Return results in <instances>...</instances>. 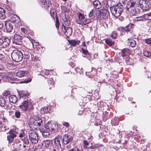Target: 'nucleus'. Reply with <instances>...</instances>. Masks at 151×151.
Masks as SVG:
<instances>
[{"mask_svg":"<svg viewBox=\"0 0 151 151\" xmlns=\"http://www.w3.org/2000/svg\"><path fill=\"white\" fill-rule=\"evenodd\" d=\"M78 18L76 20V22L78 24H83V21L85 19V17L81 13H78L77 14Z\"/></svg>","mask_w":151,"mask_h":151,"instance_id":"12","label":"nucleus"},{"mask_svg":"<svg viewBox=\"0 0 151 151\" xmlns=\"http://www.w3.org/2000/svg\"><path fill=\"white\" fill-rule=\"evenodd\" d=\"M57 125L55 122H52V126L51 127V132L57 129Z\"/></svg>","mask_w":151,"mask_h":151,"instance_id":"35","label":"nucleus"},{"mask_svg":"<svg viewBox=\"0 0 151 151\" xmlns=\"http://www.w3.org/2000/svg\"><path fill=\"white\" fill-rule=\"evenodd\" d=\"M124 28L123 27H119L116 29V30L120 32L121 35H122L123 34L124 31Z\"/></svg>","mask_w":151,"mask_h":151,"instance_id":"39","label":"nucleus"},{"mask_svg":"<svg viewBox=\"0 0 151 151\" xmlns=\"http://www.w3.org/2000/svg\"><path fill=\"white\" fill-rule=\"evenodd\" d=\"M68 42L69 43L73 46H75L77 44H78L80 43L79 41H76L75 40H69Z\"/></svg>","mask_w":151,"mask_h":151,"instance_id":"26","label":"nucleus"},{"mask_svg":"<svg viewBox=\"0 0 151 151\" xmlns=\"http://www.w3.org/2000/svg\"><path fill=\"white\" fill-rule=\"evenodd\" d=\"M42 145L45 148H48L51 150L52 147V143L49 140H46L43 142Z\"/></svg>","mask_w":151,"mask_h":151,"instance_id":"16","label":"nucleus"},{"mask_svg":"<svg viewBox=\"0 0 151 151\" xmlns=\"http://www.w3.org/2000/svg\"><path fill=\"white\" fill-rule=\"evenodd\" d=\"M29 137L31 142L33 144L37 143L38 142V137L36 132L30 131L29 132Z\"/></svg>","mask_w":151,"mask_h":151,"instance_id":"7","label":"nucleus"},{"mask_svg":"<svg viewBox=\"0 0 151 151\" xmlns=\"http://www.w3.org/2000/svg\"><path fill=\"white\" fill-rule=\"evenodd\" d=\"M112 14L117 17L119 16L123 11V6L120 3L117 5L110 7Z\"/></svg>","mask_w":151,"mask_h":151,"instance_id":"2","label":"nucleus"},{"mask_svg":"<svg viewBox=\"0 0 151 151\" xmlns=\"http://www.w3.org/2000/svg\"><path fill=\"white\" fill-rule=\"evenodd\" d=\"M32 60L35 61H40V58L38 56H35L34 58H32Z\"/></svg>","mask_w":151,"mask_h":151,"instance_id":"47","label":"nucleus"},{"mask_svg":"<svg viewBox=\"0 0 151 151\" xmlns=\"http://www.w3.org/2000/svg\"><path fill=\"white\" fill-rule=\"evenodd\" d=\"M32 81V79L30 78H27L23 80L22 81H20L19 83H28Z\"/></svg>","mask_w":151,"mask_h":151,"instance_id":"34","label":"nucleus"},{"mask_svg":"<svg viewBox=\"0 0 151 151\" xmlns=\"http://www.w3.org/2000/svg\"><path fill=\"white\" fill-rule=\"evenodd\" d=\"M89 18L85 19L83 21V24L86 25L90 23L91 21Z\"/></svg>","mask_w":151,"mask_h":151,"instance_id":"40","label":"nucleus"},{"mask_svg":"<svg viewBox=\"0 0 151 151\" xmlns=\"http://www.w3.org/2000/svg\"><path fill=\"white\" fill-rule=\"evenodd\" d=\"M19 107L22 110L26 111L31 109L32 105L29 100L27 99L23 102L19 106Z\"/></svg>","mask_w":151,"mask_h":151,"instance_id":"6","label":"nucleus"},{"mask_svg":"<svg viewBox=\"0 0 151 151\" xmlns=\"http://www.w3.org/2000/svg\"><path fill=\"white\" fill-rule=\"evenodd\" d=\"M139 0H129L127 6V9L130 15L133 16L139 13V10L135 7L138 5Z\"/></svg>","mask_w":151,"mask_h":151,"instance_id":"1","label":"nucleus"},{"mask_svg":"<svg viewBox=\"0 0 151 151\" xmlns=\"http://www.w3.org/2000/svg\"><path fill=\"white\" fill-rule=\"evenodd\" d=\"M42 114H45L47 113L48 112V109L47 107H45L42 108L40 110Z\"/></svg>","mask_w":151,"mask_h":151,"instance_id":"37","label":"nucleus"},{"mask_svg":"<svg viewBox=\"0 0 151 151\" xmlns=\"http://www.w3.org/2000/svg\"><path fill=\"white\" fill-rule=\"evenodd\" d=\"M40 131L44 137H47L50 134L49 131L48 129L46 128L45 126L44 127L40 129Z\"/></svg>","mask_w":151,"mask_h":151,"instance_id":"14","label":"nucleus"},{"mask_svg":"<svg viewBox=\"0 0 151 151\" xmlns=\"http://www.w3.org/2000/svg\"><path fill=\"white\" fill-rule=\"evenodd\" d=\"M10 105V104L9 103L7 104L6 103L5 104V105L3 107H4V109H9L10 108V107L9 105Z\"/></svg>","mask_w":151,"mask_h":151,"instance_id":"48","label":"nucleus"},{"mask_svg":"<svg viewBox=\"0 0 151 151\" xmlns=\"http://www.w3.org/2000/svg\"><path fill=\"white\" fill-rule=\"evenodd\" d=\"M42 122V119L38 116L30 118L29 120V124L32 125L35 129H36L40 126Z\"/></svg>","mask_w":151,"mask_h":151,"instance_id":"4","label":"nucleus"},{"mask_svg":"<svg viewBox=\"0 0 151 151\" xmlns=\"http://www.w3.org/2000/svg\"><path fill=\"white\" fill-rule=\"evenodd\" d=\"M6 102L5 100L3 98L0 99V105L3 107L5 105Z\"/></svg>","mask_w":151,"mask_h":151,"instance_id":"42","label":"nucleus"},{"mask_svg":"<svg viewBox=\"0 0 151 151\" xmlns=\"http://www.w3.org/2000/svg\"><path fill=\"white\" fill-rule=\"evenodd\" d=\"M143 54L145 56L149 57L151 55V53L149 51L145 50L143 52Z\"/></svg>","mask_w":151,"mask_h":151,"instance_id":"38","label":"nucleus"},{"mask_svg":"<svg viewBox=\"0 0 151 151\" xmlns=\"http://www.w3.org/2000/svg\"><path fill=\"white\" fill-rule=\"evenodd\" d=\"M147 19L151 20V12H150L148 14H147Z\"/></svg>","mask_w":151,"mask_h":151,"instance_id":"57","label":"nucleus"},{"mask_svg":"<svg viewBox=\"0 0 151 151\" xmlns=\"http://www.w3.org/2000/svg\"><path fill=\"white\" fill-rule=\"evenodd\" d=\"M48 84L51 85L52 86H54V82L52 79H50V80H48Z\"/></svg>","mask_w":151,"mask_h":151,"instance_id":"50","label":"nucleus"},{"mask_svg":"<svg viewBox=\"0 0 151 151\" xmlns=\"http://www.w3.org/2000/svg\"><path fill=\"white\" fill-rule=\"evenodd\" d=\"M20 42H18L17 41L14 40L13 42V43L14 44H15V45H21V44L20 43Z\"/></svg>","mask_w":151,"mask_h":151,"instance_id":"60","label":"nucleus"},{"mask_svg":"<svg viewBox=\"0 0 151 151\" xmlns=\"http://www.w3.org/2000/svg\"><path fill=\"white\" fill-rule=\"evenodd\" d=\"M44 73L45 75L46 76H48L50 74L49 70H45Z\"/></svg>","mask_w":151,"mask_h":151,"instance_id":"63","label":"nucleus"},{"mask_svg":"<svg viewBox=\"0 0 151 151\" xmlns=\"http://www.w3.org/2000/svg\"><path fill=\"white\" fill-rule=\"evenodd\" d=\"M103 9L108 10L109 6L108 5L107 1L106 0H104L103 1Z\"/></svg>","mask_w":151,"mask_h":151,"instance_id":"30","label":"nucleus"},{"mask_svg":"<svg viewBox=\"0 0 151 151\" xmlns=\"http://www.w3.org/2000/svg\"><path fill=\"white\" fill-rule=\"evenodd\" d=\"M145 42L147 44H151V38H148L146 39Z\"/></svg>","mask_w":151,"mask_h":151,"instance_id":"54","label":"nucleus"},{"mask_svg":"<svg viewBox=\"0 0 151 151\" xmlns=\"http://www.w3.org/2000/svg\"><path fill=\"white\" fill-rule=\"evenodd\" d=\"M10 42V40L8 38H0V48H4L8 46Z\"/></svg>","mask_w":151,"mask_h":151,"instance_id":"8","label":"nucleus"},{"mask_svg":"<svg viewBox=\"0 0 151 151\" xmlns=\"http://www.w3.org/2000/svg\"><path fill=\"white\" fill-rule=\"evenodd\" d=\"M147 14H144L142 16L136 17L135 19L137 21H141L145 19H147Z\"/></svg>","mask_w":151,"mask_h":151,"instance_id":"21","label":"nucleus"},{"mask_svg":"<svg viewBox=\"0 0 151 151\" xmlns=\"http://www.w3.org/2000/svg\"><path fill=\"white\" fill-rule=\"evenodd\" d=\"M37 149L35 147H33L28 149L27 151H34Z\"/></svg>","mask_w":151,"mask_h":151,"instance_id":"53","label":"nucleus"},{"mask_svg":"<svg viewBox=\"0 0 151 151\" xmlns=\"http://www.w3.org/2000/svg\"><path fill=\"white\" fill-rule=\"evenodd\" d=\"M23 142L25 144H28L29 143V141L28 139L26 137L24 138L23 140Z\"/></svg>","mask_w":151,"mask_h":151,"instance_id":"46","label":"nucleus"},{"mask_svg":"<svg viewBox=\"0 0 151 151\" xmlns=\"http://www.w3.org/2000/svg\"><path fill=\"white\" fill-rule=\"evenodd\" d=\"M15 117L17 118H19L21 116V113L19 111H17L15 113Z\"/></svg>","mask_w":151,"mask_h":151,"instance_id":"45","label":"nucleus"},{"mask_svg":"<svg viewBox=\"0 0 151 151\" xmlns=\"http://www.w3.org/2000/svg\"><path fill=\"white\" fill-rule=\"evenodd\" d=\"M109 15V13L108 10L101 9L100 11V15L101 17L104 19L107 18Z\"/></svg>","mask_w":151,"mask_h":151,"instance_id":"15","label":"nucleus"},{"mask_svg":"<svg viewBox=\"0 0 151 151\" xmlns=\"http://www.w3.org/2000/svg\"><path fill=\"white\" fill-rule=\"evenodd\" d=\"M129 50L128 49L124 48L122 51V56L124 57L128 55L129 53Z\"/></svg>","mask_w":151,"mask_h":151,"instance_id":"24","label":"nucleus"},{"mask_svg":"<svg viewBox=\"0 0 151 151\" xmlns=\"http://www.w3.org/2000/svg\"><path fill=\"white\" fill-rule=\"evenodd\" d=\"M76 71L77 72H81V71H80V70H83V68L82 67H77L76 68Z\"/></svg>","mask_w":151,"mask_h":151,"instance_id":"52","label":"nucleus"},{"mask_svg":"<svg viewBox=\"0 0 151 151\" xmlns=\"http://www.w3.org/2000/svg\"><path fill=\"white\" fill-rule=\"evenodd\" d=\"M18 132L17 131L16 129H11L9 132V133L10 134H15V133H17Z\"/></svg>","mask_w":151,"mask_h":151,"instance_id":"43","label":"nucleus"},{"mask_svg":"<svg viewBox=\"0 0 151 151\" xmlns=\"http://www.w3.org/2000/svg\"><path fill=\"white\" fill-rule=\"evenodd\" d=\"M138 2H139V4H138V5L136 6L135 8H138L139 9L140 7L143 10H148L151 7V5H149V2L146 0H139L138 1Z\"/></svg>","mask_w":151,"mask_h":151,"instance_id":"5","label":"nucleus"},{"mask_svg":"<svg viewBox=\"0 0 151 151\" xmlns=\"http://www.w3.org/2000/svg\"><path fill=\"white\" fill-rule=\"evenodd\" d=\"M92 2L93 3L94 7L96 9H99L101 8L102 6L101 3L99 1L95 0Z\"/></svg>","mask_w":151,"mask_h":151,"instance_id":"18","label":"nucleus"},{"mask_svg":"<svg viewBox=\"0 0 151 151\" xmlns=\"http://www.w3.org/2000/svg\"><path fill=\"white\" fill-rule=\"evenodd\" d=\"M4 11L3 9L0 8V18L1 19H4L6 17Z\"/></svg>","mask_w":151,"mask_h":151,"instance_id":"27","label":"nucleus"},{"mask_svg":"<svg viewBox=\"0 0 151 151\" xmlns=\"http://www.w3.org/2000/svg\"><path fill=\"white\" fill-rule=\"evenodd\" d=\"M19 94L21 99H26L29 96L28 93L26 91H22Z\"/></svg>","mask_w":151,"mask_h":151,"instance_id":"17","label":"nucleus"},{"mask_svg":"<svg viewBox=\"0 0 151 151\" xmlns=\"http://www.w3.org/2000/svg\"><path fill=\"white\" fill-rule=\"evenodd\" d=\"M22 39V37L21 36L17 34H15L14 38V40L17 41L18 42H20Z\"/></svg>","mask_w":151,"mask_h":151,"instance_id":"22","label":"nucleus"},{"mask_svg":"<svg viewBox=\"0 0 151 151\" xmlns=\"http://www.w3.org/2000/svg\"><path fill=\"white\" fill-rule=\"evenodd\" d=\"M119 120L117 118H116L112 120L111 121L112 124L114 126L117 125L119 124Z\"/></svg>","mask_w":151,"mask_h":151,"instance_id":"31","label":"nucleus"},{"mask_svg":"<svg viewBox=\"0 0 151 151\" xmlns=\"http://www.w3.org/2000/svg\"><path fill=\"white\" fill-rule=\"evenodd\" d=\"M42 3L44 5L47 4V2L48 0H41Z\"/></svg>","mask_w":151,"mask_h":151,"instance_id":"61","label":"nucleus"},{"mask_svg":"<svg viewBox=\"0 0 151 151\" xmlns=\"http://www.w3.org/2000/svg\"><path fill=\"white\" fill-rule=\"evenodd\" d=\"M9 80H12L14 81H16L17 79L15 78H14V76L11 77L9 76L8 78Z\"/></svg>","mask_w":151,"mask_h":151,"instance_id":"51","label":"nucleus"},{"mask_svg":"<svg viewBox=\"0 0 151 151\" xmlns=\"http://www.w3.org/2000/svg\"><path fill=\"white\" fill-rule=\"evenodd\" d=\"M128 42H129L131 46L132 47H135L136 45V41L132 39H128Z\"/></svg>","mask_w":151,"mask_h":151,"instance_id":"25","label":"nucleus"},{"mask_svg":"<svg viewBox=\"0 0 151 151\" xmlns=\"http://www.w3.org/2000/svg\"><path fill=\"white\" fill-rule=\"evenodd\" d=\"M5 59L4 56L2 54H0V60H4Z\"/></svg>","mask_w":151,"mask_h":151,"instance_id":"59","label":"nucleus"},{"mask_svg":"<svg viewBox=\"0 0 151 151\" xmlns=\"http://www.w3.org/2000/svg\"><path fill=\"white\" fill-rule=\"evenodd\" d=\"M27 73L28 72L26 70H19L15 74L14 73H12L11 74L12 75L14 74L17 77L21 78L26 76Z\"/></svg>","mask_w":151,"mask_h":151,"instance_id":"13","label":"nucleus"},{"mask_svg":"<svg viewBox=\"0 0 151 151\" xmlns=\"http://www.w3.org/2000/svg\"><path fill=\"white\" fill-rule=\"evenodd\" d=\"M24 135V133L23 132L20 133L19 136L20 138L22 137Z\"/></svg>","mask_w":151,"mask_h":151,"instance_id":"64","label":"nucleus"},{"mask_svg":"<svg viewBox=\"0 0 151 151\" xmlns=\"http://www.w3.org/2000/svg\"><path fill=\"white\" fill-rule=\"evenodd\" d=\"M21 30L24 34H26L27 33V29L24 28H22Z\"/></svg>","mask_w":151,"mask_h":151,"instance_id":"62","label":"nucleus"},{"mask_svg":"<svg viewBox=\"0 0 151 151\" xmlns=\"http://www.w3.org/2000/svg\"><path fill=\"white\" fill-rule=\"evenodd\" d=\"M83 143L84 144V147H86L88 145V142L86 140H84L83 141Z\"/></svg>","mask_w":151,"mask_h":151,"instance_id":"56","label":"nucleus"},{"mask_svg":"<svg viewBox=\"0 0 151 151\" xmlns=\"http://www.w3.org/2000/svg\"><path fill=\"white\" fill-rule=\"evenodd\" d=\"M45 126L46 128L48 129L50 131H51L52 122L50 121L48 122L45 124Z\"/></svg>","mask_w":151,"mask_h":151,"instance_id":"32","label":"nucleus"},{"mask_svg":"<svg viewBox=\"0 0 151 151\" xmlns=\"http://www.w3.org/2000/svg\"><path fill=\"white\" fill-rule=\"evenodd\" d=\"M116 35L117 33L116 32L114 31L112 33L111 37L112 38L115 39L116 38Z\"/></svg>","mask_w":151,"mask_h":151,"instance_id":"49","label":"nucleus"},{"mask_svg":"<svg viewBox=\"0 0 151 151\" xmlns=\"http://www.w3.org/2000/svg\"><path fill=\"white\" fill-rule=\"evenodd\" d=\"M24 55H23V57L24 58L26 59H28L29 58V52L26 51L24 52Z\"/></svg>","mask_w":151,"mask_h":151,"instance_id":"44","label":"nucleus"},{"mask_svg":"<svg viewBox=\"0 0 151 151\" xmlns=\"http://www.w3.org/2000/svg\"><path fill=\"white\" fill-rule=\"evenodd\" d=\"M94 11L93 9L91 10L88 14V17L90 19H92L93 17Z\"/></svg>","mask_w":151,"mask_h":151,"instance_id":"41","label":"nucleus"},{"mask_svg":"<svg viewBox=\"0 0 151 151\" xmlns=\"http://www.w3.org/2000/svg\"><path fill=\"white\" fill-rule=\"evenodd\" d=\"M9 101L13 103H15L17 101V98L14 95L10 96L9 98Z\"/></svg>","mask_w":151,"mask_h":151,"instance_id":"20","label":"nucleus"},{"mask_svg":"<svg viewBox=\"0 0 151 151\" xmlns=\"http://www.w3.org/2000/svg\"><path fill=\"white\" fill-rule=\"evenodd\" d=\"M132 25L131 24H129L124 28V31L127 32L129 31L132 28Z\"/></svg>","mask_w":151,"mask_h":151,"instance_id":"33","label":"nucleus"},{"mask_svg":"<svg viewBox=\"0 0 151 151\" xmlns=\"http://www.w3.org/2000/svg\"><path fill=\"white\" fill-rule=\"evenodd\" d=\"M63 10L64 12H68L69 11V9H67L66 7H64L62 9Z\"/></svg>","mask_w":151,"mask_h":151,"instance_id":"55","label":"nucleus"},{"mask_svg":"<svg viewBox=\"0 0 151 151\" xmlns=\"http://www.w3.org/2000/svg\"><path fill=\"white\" fill-rule=\"evenodd\" d=\"M60 141H62V137L60 135H58L54 139V143L55 148L59 149L61 148V145Z\"/></svg>","mask_w":151,"mask_h":151,"instance_id":"9","label":"nucleus"},{"mask_svg":"<svg viewBox=\"0 0 151 151\" xmlns=\"http://www.w3.org/2000/svg\"><path fill=\"white\" fill-rule=\"evenodd\" d=\"M62 29L65 35L68 37L72 35V29L71 28L63 26L62 27Z\"/></svg>","mask_w":151,"mask_h":151,"instance_id":"10","label":"nucleus"},{"mask_svg":"<svg viewBox=\"0 0 151 151\" xmlns=\"http://www.w3.org/2000/svg\"><path fill=\"white\" fill-rule=\"evenodd\" d=\"M62 141H63V143L66 145L69 143L71 142L73 139V137L69 135H66L65 134L63 135Z\"/></svg>","mask_w":151,"mask_h":151,"instance_id":"11","label":"nucleus"},{"mask_svg":"<svg viewBox=\"0 0 151 151\" xmlns=\"http://www.w3.org/2000/svg\"><path fill=\"white\" fill-rule=\"evenodd\" d=\"M81 50H82V52L86 55L87 56H85V57H86L89 60L91 59V58L90 57V54L88 53V51L87 50H85L83 48H82Z\"/></svg>","mask_w":151,"mask_h":151,"instance_id":"28","label":"nucleus"},{"mask_svg":"<svg viewBox=\"0 0 151 151\" xmlns=\"http://www.w3.org/2000/svg\"><path fill=\"white\" fill-rule=\"evenodd\" d=\"M11 56L14 61L19 62L22 60L23 57V54L21 51L15 50H13L11 53Z\"/></svg>","mask_w":151,"mask_h":151,"instance_id":"3","label":"nucleus"},{"mask_svg":"<svg viewBox=\"0 0 151 151\" xmlns=\"http://www.w3.org/2000/svg\"><path fill=\"white\" fill-rule=\"evenodd\" d=\"M10 93V92L9 91H6L5 92L4 94V96H7L8 95H9Z\"/></svg>","mask_w":151,"mask_h":151,"instance_id":"58","label":"nucleus"},{"mask_svg":"<svg viewBox=\"0 0 151 151\" xmlns=\"http://www.w3.org/2000/svg\"><path fill=\"white\" fill-rule=\"evenodd\" d=\"M105 42L106 43L109 45V46H111L113 45L114 43V42L112 40L110 39H107L106 41Z\"/></svg>","mask_w":151,"mask_h":151,"instance_id":"36","label":"nucleus"},{"mask_svg":"<svg viewBox=\"0 0 151 151\" xmlns=\"http://www.w3.org/2000/svg\"><path fill=\"white\" fill-rule=\"evenodd\" d=\"M16 136V134H10L7 136V140L9 143H11L13 141L14 138Z\"/></svg>","mask_w":151,"mask_h":151,"instance_id":"23","label":"nucleus"},{"mask_svg":"<svg viewBox=\"0 0 151 151\" xmlns=\"http://www.w3.org/2000/svg\"><path fill=\"white\" fill-rule=\"evenodd\" d=\"M50 13L51 16L55 19V18H56L57 17V13L55 11L54 9H51L50 11Z\"/></svg>","mask_w":151,"mask_h":151,"instance_id":"29","label":"nucleus"},{"mask_svg":"<svg viewBox=\"0 0 151 151\" xmlns=\"http://www.w3.org/2000/svg\"><path fill=\"white\" fill-rule=\"evenodd\" d=\"M5 25L8 32H9L12 31V30L13 28V25L12 23L10 22L6 23Z\"/></svg>","mask_w":151,"mask_h":151,"instance_id":"19","label":"nucleus"}]
</instances>
